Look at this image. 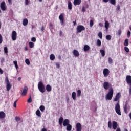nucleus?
Returning <instances> with one entry per match:
<instances>
[{
    "instance_id": "aec40b11",
    "label": "nucleus",
    "mask_w": 131,
    "mask_h": 131,
    "mask_svg": "<svg viewBox=\"0 0 131 131\" xmlns=\"http://www.w3.org/2000/svg\"><path fill=\"white\" fill-rule=\"evenodd\" d=\"M28 24V19L27 18H25L23 21V25L24 26H26Z\"/></svg>"
},
{
    "instance_id": "69168bd1",
    "label": "nucleus",
    "mask_w": 131,
    "mask_h": 131,
    "mask_svg": "<svg viewBox=\"0 0 131 131\" xmlns=\"http://www.w3.org/2000/svg\"><path fill=\"white\" fill-rule=\"evenodd\" d=\"M116 131H121V129H120V128L118 127V128L116 129Z\"/></svg>"
},
{
    "instance_id": "dca6fc26",
    "label": "nucleus",
    "mask_w": 131,
    "mask_h": 131,
    "mask_svg": "<svg viewBox=\"0 0 131 131\" xmlns=\"http://www.w3.org/2000/svg\"><path fill=\"white\" fill-rule=\"evenodd\" d=\"M6 118V113L4 111L0 112V119H4Z\"/></svg>"
},
{
    "instance_id": "6e6552de",
    "label": "nucleus",
    "mask_w": 131,
    "mask_h": 131,
    "mask_svg": "<svg viewBox=\"0 0 131 131\" xmlns=\"http://www.w3.org/2000/svg\"><path fill=\"white\" fill-rule=\"evenodd\" d=\"M0 8L2 11H6V10H7V7H6V2H5V1H3L1 3Z\"/></svg>"
},
{
    "instance_id": "a211bd4d",
    "label": "nucleus",
    "mask_w": 131,
    "mask_h": 131,
    "mask_svg": "<svg viewBox=\"0 0 131 131\" xmlns=\"http://www.w3.org/2000/svg\"><path fill=\"white\" fill-rule=\"evenodd\" d=\"M73 54L75 57H79V52L76 50H74L73 51Z\"/></svg>"
},
{
    "instance_id": "49530a36",
    "label": "nucleus",
    "mask_w": 131,
    "mask_h": 131,
    "mask_svg": "<svg viewBox=\"0 0 131 131\" xmlns=\"http://www.w3.org/2000/svg\"><path fill=\"white\" fill-rule=\"evenodd\" d=\"M106 38L107 40H110V39H111V35H106Z\"/></svg>"
},
{
    "instance_id": "5fc2aeb1",
    "label": "nucleus",
    "mask_w": 131,
    "mask_h": 131,
    "mask_svg": "<svg viewBox=\"0 0 131 131\" xmlns=\"http://www.w3.org/2000/svg\"><path fill=\"white\" fill-rule=\"evenodd\" d=\"M130 34H131L130 31H127V37L128 38H129V37H130Z\"/></svg>"
},
{
    "instance_id": "f704fd0d",
    "label": "nucleus",
    "mask_w": 131,
    "mask_h": 131,
    "mask_svg": "<svg viewBox=\"0 0 131 131\" xmlns=\"http://www.w3.org/2000/svg\"><path fill=\"white\" fill-rule=\"evenodd\" d=\"M13 64H14L15 66L16 69H18L19 68V67L18 66V62H17V61L15 60L13 61Z\"/></svg>"
},
{
    "instance_id": "a878e982",
    "label": "nucleus",
    "mask_w": 131,
    "mask_h": 131,
    "mask_svg": "<svg viewBox=\"0 0 131 131\" xmlns=\"http://www.w3.org/2000/svg\"><path fill=\"white\" fill-rule=\"evenodd\" d=\"M84 52H86L90 50V46H89L88 45H85L84 46Z\"/></svg>"
},
{
    "instance_id": "1a4fd4ad",
    "label": "nucleus",
    "mask_w": 131,
    "mask_h": 131,
    "mask_svg": "<svg viewBox=\"0 0 131 131\" xmlns=\"http://www.w3.org/2000/svg\"><path fill=\"white\" fill-rule=\"evenodd\" d=\"M76 131L82 130V126L80 123H77L76 125Z\"/></svg>"
},
{
    "instance_id": "5701e85b",
    "label": "nucleus",
    "mask_w": 131,
    "mask_h": 131,
    "mask_svg": "<svg viewBox=\"0 0 131 131\" xmlns=\"http://www.w3.org/2000/svg\"><path fill=\"white\" fill-rule=\"evenodd\" d=\"M46 91L47 92H51L52 91V87L49 84L46 85Z\"/></svg>"
},
{
    "instance_id": "473e14b6",
    "label": "nucleus",
    "mask_w": 131,
    "mask_h": 131,
    "mask_svg": "<svg viewBox=\"0 0 131 131\" xmlns=\"http://www.w3.org/2000/svg\"><path fill=\"white\" fill-rule=\"evenodd\" d=\"M109 22H108V21H106L105 22V27L106 28V29H108L109 28Z\"/></svg>"
},
{
    "instance_id": "f8f14e48",
    "label": "nucleus",
    "mask_w": 131,
    "mask_h": 131,
    "mask_svg": "<svg viewBox=\"0 0 131 131\" xmlns=\"http://www.w3.org/2000/svg\"><path fill=\"white\" fill-rule=\"evenodd\" d=\"M118 123H117V122L115 121H113L112 122V127L113 128V129L115 130L117 128H118Z\"/></svg>"
},
{
    "instance_id": "0eeeda50",
    "label": "nucleus",
    "mask_w": 131,
    "mask_h": 131,
    "mask_svg": "<svg viewBox=\"0 0 131 131\" xmlns=\"http://www.w3.org/2000/svg\"><path fill=\"white\" fill-rule=\"evenodd\" d=\"M83 30H85V27L82 25H79L77 27V31L78 33L81 32V31H83Z\"/></svg>"
},
{
    "instance_id": "412c9836",
    "label": "nucleus",
    "mask_w": 131,
    "mask_h": 131,
    "mask_svg": "<svg viewBox=\"0 0 131 131\" xmlns=\"http://www.w3.org/2000/svg\"><path fill=\"white\" fill-rule=\"evenodd\" d=\"M36 114L38 117H41V113L40 112V111L39 110H37L36 112Z\"/></svg>"
},
{
    "instance_id": "ea45409f",
    "label": "nucleus",
    "mask_w": 131,
    "mask_h": 131,
    "mask_svg": "<svg viewBox=\"0 0 131 131\" xmlns=\"http://www.w3.org/2000/svg\"><path fill=\"white\" fill-rule=\"evenodd\" d=\"M53 27H54V24H53V23H50L49 24L50 29H53Z\"/></svg>"
},
{
    "instance_id": "603ef678",
    "label": "nucleus",
    "mask_w": 131,
    "mask_h": 131,
    "mask_svg": "<svg viewBox=\"0 0 131 131\" xmlns=\"http://www.w3.org/2000/svg\"><path fill=\"white\" fill-rule=\"evenodd\" d=\"M31 41H33V42H35V41H36V37H32L31 38Z\"/></svg>"
},
{
    "instance_id": "423d86ee",
    "label": "nucleus",
    "mask_w": 131,
    "mask_h": 131,
    "mask_svg": "<svg viewBox=\"0 0 131 131\" xmlns=\"http://www.w3.org/2000/svg\"><path fill=\"white\" fill-rule=\"evenodd\" d=\"M5 82H6V89L8 92H9L10 90L12 89V85L10 83V81H9V78H8V77L5 78Z\"/></svg>"
},
{
    "instance_id": "338daca9",
    "label": "nucleus",
    "mask_w": 131,
    "mask_h": 131,
    "mask_svg": "<svg viewBox=\"0 0 131 131\" xmlns=\"http://www.w3.org/2000/svg\"><path fill=\"white\" fill-rule=\"evenodd\" d=\"M45 30V27H42L41 28V31H43Z\"/></svg>"
},
{
    "instance_id": "c03bdc74",
    "label": "nucleus",
    "mask_w": 131,
    "mask_h": 131,
    "mask_svg": "<svg viewBox=\"0 0 131 131\" xmlns=\"http://www.w3.org/2000/svg\"><path fill=\"white\" fill-rule=\"evenodd\" d=\"M124 51H125L126 53H129V49L128 48V47H124Z\"/></svg>"
},
{
    "instance_id": "4d7b16f0",
    "label": "nucleus",
    "mask_w": 131,
    "mask_h": 131,
    "mask_svg": "<svg viewBox=\"0 0 131 131\" xmlns=\"http://www.w3.org/2000/svg\"><path fill=\"white\" fill-rule=\"evenodd\" d=\"M120 10V5H118L116 7V11H119Z\"/></svg>"
},
{
    "instance_id": "58836bf2",
    "label": "nucleus",
    "mask_w": 131,
    "mask_h": 131,
    "mask_svg": "<svg viewBox=\"0 0 131 131\" xmlns=\"http://www.w3.org/2000/svg\"><path fill=\"white\" fill-rule=\"evenodd\" d=\"M108 128H112V123L110 121L108 122Z\"/></svg>"
},
{
    "instance_id": "a18cd8bd",
    "label": "nucleus",
    "mask_w": 131,
    "mask_h": 131,
    "mask_svg": "<svg viewBox=\"0 0 131 131\" xmlns=\"http://www.w3.org/2000/svg\"><path fill=\"white\" fill-rule=\"evenodd\" d=\"M4 50L5 54H8V47H4Z\"/></svg>"
},
{
    "instance_id": "2eb2a0df",
    "label": "nucleus",
    "mask_w": 131,
    "mask_h": 131,
    "mask_svg": "<svg viewBox=\"0 0 131 131\" xmlns=\"http://www.w3.org/2000/svg\"><path fill=\"white\" fill-rule=\"evenodd\" d=\"M110 87V84L108 82H104L103 83V88L105 90H108Z\"/></svg>"
},
{
    "instance_id": "680f3d73",
    "label": "nucleus",
    "mask_w": 131,
    "mask_h": 131,
    "mask_svg": "<svg viewBox=\"0 0 131 131\" xmlns=\"http://www.w3.org/2000/svg\"><path fill=\"white\" fill-rule=\"evenodd\" d=\"M82 12H85V7L84 6L82 7Z\"/></svg>"
},
{
    "instance_id": "6ab92c4d",
    "label": "nucleus",
    "mask_w": 131,
    "mask_h": 131,
    "mask_svg": "<svg viewBox=\"0 0 131 131\" xmlns=\"http://www.w3.org/2000/svg\"><path fill=\"white\" fill-rule=\"evenodd\" d=\"M72 98L74 101H75L76 100V92H73L72 93Z\"/></svg>"
},
{
    "instance_id": "4c0bfd02",
    "label": "nucleus",
    "mask_w": 131,
    "mask_h": 131,
    "mask_svg": "<svg viewBox=\"0 0 131 131\" xmlns=\"http://www.w3.org/2000/svg\"><path fill=\"white\" fill-rule=\"evenodd\" d=\"M39 109H40V110H41V112H43L45 110V106H43V105L40 106Z\"/></svg>"
},
{
    "instance_id": "37998d69",
    "label": "nucleus",
    "mask_w": 131,
    "mask_h": 131,
    "mask_svg": "<svg viewBox=\"0 0 131 131\" xmlns=\"http://www.w3.org/2000/svg\"><path fill=\"white\" fill-rule=\"evenodd\" d=\"M25 62L27 65H30V61H29V59H26L25 60Z\"/></svg>"
},
{
    "instance_id": "9b49d317",
    "label": "nucleus",
    "mask_w": 131,
    "mask_h": 131,
    "mask_svg": "<svg viewBox=\"0 0 131 131\" xmlns=\"http://www.w3.org/2000/svg\"><path fill=\"white\" fill-rule=\"evenodd\" d=\"M12 40H16L17 39V32L15 31H12Z\"/></svg>"
},
{
    "instance_id": "b1692460",
    "label": "nucleus",
    "mask_w": 131,
    "mask_h": 131,
    "mask_svg": "<svg viewBox=\"0 0 131 131\" xmlns=\"http://www.w3.org/2000/svg\"><path fill=\"white\" fill-rule=\"evenodd\" d=\"M81 1H74V6H77V5H80Z\"/></svg>"
},
{
    "instance_id": "13d9d810",
    "label": "nucleus",
    "mask_w": 131,
    "mask_h": 131,
    "mask_svg": "<svg viewBox=\"0 0 131 131\" xmlns=\"http://www.w3.org/2000/svg\"><path fill=\"white\" fill-rule=\"evenodd\" d=\"M3 42V36L0 34V44Z\"/></svg>"
},
{
    "instance_id": "09e8293b",
    "label": "nucleus",
    "mask_w": 131,
    "mask_h": 131,
    "mask_svg": "<svg viewBox=\"0 0 131 131\" xmlns=\"http://www.w3.org/2000/svg\"><path fill=\"white\" fill-rule=\"evenodd\" d=\"M113 62V60H112L111 57H109L108 58V63H109V64H112Z\"/></svg>"
},
{
    "instance_id": "4468645a",
    "label": "nucleus",
    "mask_w": 131,
    "mask_h": 131,
    "mask_svg": "<svg viewBox=\"0 0 131 131\" xmlns=\"http://www.w3.org/2000/svg\"><path fill=\"white\" fill-rule=\"evenodd\" d=\"M59 20L62 25H64V14L63 13L59 15Z\"/></svg>"
},
{
    "instance_id": "6e6d98bb",
    "label": "nucleus",
    "mask_w": 131,
    "mask_h": 131,
    "mask_svg": "<svg viewBox=\"0 0 131 131\" xmlns=\"http://www.w3.org/2000/svg\"><path fill=\"white\" fill-rule=\"evenodd\" d=\"M118 34L119 36H120L121 35V30L119 29L118 31Z\"/></svg>"
},
{
    "instance_id": "2f4dec72",
    "label": "nucleus",
    "mask_w": 131,
    "mask_h": 131,
    "mask_svg": "<svg viewBox=\"0 0 131 131\" xmlns=\"http://www.w3.org/2000/svg\"><path fill=\"white\" fill-rule=\"evenodd\" d=\"M124 46H125V47H128V39H126L124 40Z\"/></svg>"
},
{
    "instance_id": "f03ea898",
    "label": "nucleus",
    "mask_w": 131,
    "mask_h": 131,
    "mask_svg": "<svg viewBox=\"0 0 131 131\" xmlns=\"http://www.w3.org/2000/svg\"><path fill=\"white\" fill-rule=\"evenodd\" d=\"M113 88H110L108 90V93L106 95V100H112V98H113Z\"/></svg>"
},
{
    "instance_id": "864d4df0",
    "label": "nucleus",
    "mask_w": 131,
    "mask_h": 131,
    "mask_svg": "<svg viewBox=\"0 0 131 131\" xmlns=\"http://www.w3.org/2000/svg\"><path fill=\"white\" fill-rule=\"evenodd\" d=\"M15 120L16 121H20V120H21V119L20 118V117H15Z\"/></svg>"
},
{
    "instance_id": "7c9ffc66",
    "label": "nucleus",
    "mask_w": 131,
    "mask_h": 131,
    "mask_svg": "<svg viewBox=\"0 0 131 131\" xmlns=\"http://www.w3.org/2000/svg\"><path fill=\"white\" fill-rule=\"evenodd\" d=\"M50 59L51 61H54L55 59V55L54 54H51L50 56Z\"/></svg>"
},
{
    "instance_id": "4be33fe9",
    "label": "nucleus",
    "mask_w": 131,
    "mask_h": 131,
    "mask_svg": "<svg viewBox=\"0 0 131 131\" xmlns=\"http://www.w3.org/2000/svg\"><path fill=\"white\" fill-rule=\"evenodd\" d=\"M124 111L126 114L128 113V111H127V103H126L124 106Z\"/></svg>"
},
{
    "instance_id": "393cba45",
    "label": "nucleus",
    "mask_w": 131,
    "mask_h": 131,
    "mask_svg": "<svg viewBox=\"0 0 131 131\" xmlns=\"http://www.w3.org/2000/svg\"><path fill=\"white\" fill-rule=\"evenodd\" d=\"M72 129V126L69 124L67 126V131H71Z\"/></svg>"
},
{
    "instance_id": "c9c22d12",
    "label": "nucleus",
    "mask_w": 131,
    "mask_h": 131,
    "mask_svg": "<svg viewBox=\"0 0 131 131\" xmlns=\"http://www.w3.org/2000/svg\"><path fill=\"white\" fill-rule=\"evenodd\" d=\"M98 36H99V38H100V39H102V38H103V34L102 33V32H99L98 34Z\"/></svg>"
},
{
    "instance_id": "c85d7f7f",
    "label": "nucleus",
    "mask_w": 131,
    "mask_h": 131,
    "mask_svg": "<svg viewBox=\"0 0 131 131\" xmlns=\"http://www.w3.org/2000/svg\"><path fill=\"white\" fill-rule=\"evenodd\" d=\"M69 10H72V3L71 2H69L68 6Z\"/></svg>"
},
{
    "instance_id": "20e7f679",
    "label": "nucleus",
    "mask_w": 131,
    "mask_h": 131,
    "mask_svg": "<svg viewBox=\"0 0 131 131\" xmlns=\"http://www.w3.org/2000/svg\"><path fill=\"white\" fill-rule=\"evenodd\" d=\"M126 81L128 84L129 85V94L131 95V76L127 75L126 77Z\"/></svg>"
},
{
    "instance_id": "79ce46f5",
    "label": "nucleus",
    "mask_w": 131,
    "mask_h": 131,
    "mask_svg": "<svg viewBox=\"0 0 131 131\" xmlns=\"http://www.w3.org/2000/svg\"><path fill=\"white\" fill-rule=\"evenodd\" d=\"M93 25H94V20H91L90 21V27H93Z\"/></svg>"
},
{
    "instance_id": "052dcab7",
    "label": "nucleus",
    "mask_w": 131,
    "mask_h": 131,
    "mask_svg": "<svg viewBox=\"0 0 131 131\" xmlns=\"http://www.w3.org/2000/svg\"><path fill=\"white\" fill-rule=\"evenodd\" d=\"M99 26H100V27H103V26H104V25H103V23H100L99 24Z\"/></svg>"
},
{
    "instance_id": "de8ad7c7",
    "label": "nucleus",
    "mask_w": 131,
    "mask_h": 131,
    "mask_svg": "<svg viewBox=\"0 0 131 131\" xmlns=\"http://www.w3.org/2000/svg\"><path fill=\"white\" fill-rule=\"evenodd\" d=\"M17 102H18V100H16L13 103V107L14 108H17Z\"/></svg>"
},
{
    "instance_id": "774afa93",
    "label": "nucleus",
    "mask_w": 131,
    "mask_h": 131,
    "mask_svg": "<svg viewBox=\"0 0 131 131\" xmlns=\"http://www.w3.org/2000/svg\"><path fill=\"white\" fill-rule=\"evenodd\" d=\"M41 131H47V129H46L45 128H43L42 129Z\"/></svg>"
},
{
    "instance_id": "8fccbe9b",
    "label": "nucleus",
    "mask_w": 131,
    "mask_h": 131,
    "mask_svg": "<svg viewBox=\"0 0 131 131\" xmlns=\"http://www.w3.org/2000/svg\"><path fill=\"white\" fill-rule=\"evenodd\" d=\"M110 4H112V5H115L116 4V1H110Z\"/></svg>"
},
{
    "instance_id": "e2e57ef3",
    "label": "nucleus",
    "mask_w": 131,
    "mask_h": 131,
    "mask_svg": "<svg viewBox=\"0 0 131 131\" xmlns=\"http://www.w3.org/2000/svg\"><path fill=\"white\" fill-rule=\"evenodd\" d=\"M4 73V71L0 68V74H3Z\"/></svg>"
},
{
    "instance_id": "9d476101",
    "label": "nucleus",
    "mask_w": 131,
    "mask_h": 131,
    "mask_svg": "<svg viewBox=\"0 0 131 131\" xmlns=\"http://www.w3.org/2000/svg\"><path fill=\"white\" fill-rule=\"evenodd\" d=\"M109 73H110V71H109V69L107 68L103 69V75L104 77H107V76L109 75Z\"/></svg>"
},
{
    "instance_id": "bb28decb",
    "label": "nucleus",
    "mask_w": 131,
    "mask_h": 131,
    "mask_svg": "<svg viewBox=\"0 0 131 131\" xmlns=\"http://www.w3.org/2000/svg\"><path fill=\"white\" fill-rule=\"evenodd\" d=\"M77 96L78 98H79L81 96V90L79 89L77 91Z\"/></svg>"
},
{
    "instance_id": "ddd939ff",
    "label": "nucleus",
    "mask_w": 131,
    "mask_h": 131,
    "mask_svg": "<svg viewBox=\"0 0 131 131\" xmlns=\"http://www.w3.org/2000/svg\"><path fill=\"white\" fill-rule=\"evenodd\" d=\"M120 97H121V94L120 93H118L116 95L115 98L113 100L114 102H117L120 98Z\"/></svg>"
},
{
    "instance_id": "f257e3e1",
    "label": "nucleus",
    "mask_w": 131,
    "mask_h": 131,
    "mask_svg": "<svg viewBox=\"0 0 131 131\" xmlns=\"http://www.w3.org/2000/svg\"><path fill=\"white\" fill-rule=\"evenodd\" d=\"M38 89L40 93L43 94L46 92V88H45V85L42 81L39 82L38 84Z\"/></svg>"
},
{
    "instance_id": "f3484780",
    "label": "nucleus",
    "mask_w": 131,
    "mask_h": 131,
    "mask_svg": "<svg viewBox=\"0 0 131 131\" xmlns=\"http://www.w3.org/2000/svg\"><path fill=\"white\" fill-rule=\"evenodd\" d=\"M70 123V121L68 120V119H65L64 121H63V126H67L68 125H69Z\"/></svg>"
},
{
    "instance_id": "bf43d9fd",
    "label": "nucleus",
    "mask_w": 131,
    "mask_h": 131,
    "mask_svg": "<svg viewBox=\"0 0 131 131\" xmlns=\"http://www.w3.org/2000/svg\"><path fill=\"white\" fill-rule=\"evenodd\" d=\"M4 62H5V58H1V63H4Z\"/></svg>"
},
{
    "instance_id": "e433bc0d",
    "label": "nucleus",
    "mask_w": 131,
    "mask_h": 131,
    "mask_svg": "<svg viewBox=\"0 0 131 131\" xmlns=\"http://www.w3.org/2000/svg\"><path fill=\"white\" fill-rule=\"evenodd\" d=\"M100 52L101 54V56H102V57H105V51L103 50H100Z\"/></svg>"
},
{
    "instance_id": "cd10ccee",
    "label": "nucleus",
    "mask_w": 131,
    "mask_h": 131,
    "mask_svg": "<svg viewBox=\"0 0 131 131\" xmlns=\"http://www.w3.org/2000/svg\"><path fill=\"white\" fill-rule=\"evenodd\" d=\"M63 120H64V118H63V117H61L59 119V124L60 125H62V123H63Z\"/></svg>"
},
{
    "instance_id": "c756f323",
    "label": "nucleus",
    "mask_w": 131,
    "mask_h": 131,
    "mask_svg": "<svg viewBox=\"0 0 131 131\" xmlns=\"http://www.w3.org/2000/svg\"><path fill=\"white\" fill-rule=\"evenodd\" d=\"M29 46L30 49H32V48L34 47V43H33V42H29Z\"/></svg>"
},
{
    "instance_id": "39448f33",
    "label": "nucleus",
    "mask_w": 131,
    "mask_h": 131,
    "mask_svg": "<svg viewBox=\"0 0 131 131\" xmlns=\"http://www.w3.org/2000/svg\"><path fill=\"white\" fill-rule=\"evenodd\" d=\"M27 92H28V87L25 86L23 90H20V95L23 97H25L27 95Z\"/></svg>"
},
{
    "instance_id": "3c124183",
    "label": "nucleus",
    "mask_w": 131,
    "mask_h": 131,
    "mask_svg": "<svg viewBox=\"0 0 131 131\" xmlns=\"http://www.w3.org/2000/svg\"><path fill=\"white\" fill-rule=\"evenodd\" d=\"M55 64H56V68L59 69V68H60V63H59V62H56L55 63Z\"/></svg>"
},
{
    "instance_id": "0e129e2a",
    "label": "nucleus",
    "mask_w": 131,
    "mask_h": 131,
    "mask_svg": "<svg viewBox=\"0 0 131 131\" xmlns=\"http://www.w3.org/2000/svg\"><path fill=\"white\" fill-rule=\"evenodd\" d=\"M28 4H29V1H25V5H28Z\"/></svg>"
},
{
    "instance_id": "a19ab883",
    "label": "nucleus",
    "mask_w": 131,
    "mask_h": 131,
    "mask_svg": "<svg viewBox=\"0 0 131 131\" xmlns=\"http://www.w3.org/2000/svg\"><path fill=\"white\" fill-rule=\"evenodd\" d=\"M28 103H32V99L31 98V96H30V97L27 100Z\"/></svg>"
},
{
    "instance_id": "72a5a7b5",
    "label": "nucleus",
    "mask_w": 131,
    "mask_h": 131,
    "mask_svg": "<svg viewBox=\"0 0 131 131\" xmlns=\"http://www.w3.org/2000/svg\"><path fill=\"white\" fill-rule=\"evenodd\" d=\"M97 45L98 47H101V46L102 45V42H101V40L100 39H97Z\"/></svg>"
},
{
    "instance_id": "7ed1b4c3",
    "label": "nucleus",
    "mask_w": 131,
    "mask_h": 131,
    "mask_svg": "<svg viewBox=\"0 0 131 131\" xmlns=\"http://www.w3.org/2000/svg\"><path fill=\"white\" fill-rule=\"evenodd\" d=\"M115 110L116 113L118 115H121V111H120V104H119V101H118L115 105Z\"/></svg>"
}]
</instances>
